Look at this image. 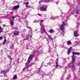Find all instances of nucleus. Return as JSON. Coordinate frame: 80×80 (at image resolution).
I'll return each mask as SVG.
<instances>
[{
	"instance_id": "17",
	"label": "nucleus",
	"mask_w": 80,
	"mask_h": 80,
	"mask_svg": "<svg viewBox=\"0 0 80 80\" xmlns=\"http://www.w3.org/2000/svg\"><path fill=\"white\" fill-rule=\"evenodd\" d=\"M17 17V16H12V19H14L15 18H16Z\"/></svg>"
},
{
	"instance_id": "30",
	"label": "nucleus",
	"mask_w": 80,
	"mask_h": 80,
	"mask_svg": "<svg viewBox=\"0 0 80 80\" xmlns=\"http://www.w3.org/2000/svg\"><path fill=\"white\" fill-rule=\"evenodd\" d=\"M38 16H40V17H41V14H38Z\"/></svg>"
},
{
	"instance_id": "1",
	"label": "nucleus",
	"mask_w": 80,
	"mask_h": 80,
	"mask_svg": "<svg viewBox=\"0 0 80 80\" xmlns=\"http://www.w3.org/2000/svg\"><path fill=\"white\" fill-rule=\"evenodd\" d=\"M72 54L73 55H72V64H73V63H74L75 62V56L74 55H80V53L77 52H72Z\"/></svg>"
},
{
	"instance_id": "3",
	"label": "nucleus",
	"mask_w": 80,
	"mask_h": 80,
	"mask_svg": "<svg viewBox=\"0 0 80 80\" xmlns=\"http://www.w3.org/2000/svg\"><path fill=\"white\" fill-rule=\"evenodd\" d=\"M48 7V6L47 5H45L42 7L41 9H40L41 11H42V12H44V11H47V8Z\"/></svg>"
},
{
	"instance_id": "14",
	"label": "nucleus",
	"mask_w": 80,
	"mask_h": 80,
	"mask_svg": "<svg viewBox=\"0 0 80 80\" xmlns=\"http://www.w3.org/2000/svg\"><path fill=\"white\" fill-rule=\"evenodd\" d=\"M48 35V39L49 40H50V39L51 40H52V38H50V36Z\"/></svg>"
},
{
	"instance_id": "16",
	"label": "nucleus",
	"mask_w": 80,
	"mask_h": 80,
	"mask_svg": "<svg viewBox=\"0 0 80 80\" xmlns=\"http://www.w3.org/2000/svg\"><path fill=\"white\" fill-rule=\"evenodd\" d=\"M11 25H13V22L12 21H11Z\"/></svg>"
},
{
	"instance_id": "9",
	"label": "nucleus",
	"mask_w": 80,
	"mask_h": 80,
	"mask_svg": "<svg viewBox=\"0 0 80 80\" xmlns=\"http://www.w3.org/2000/svg\"><path fill=\"white\" fill-rule=\"evenodd\" d=\"M8 72V71L7 70H3L2 71V73L5 75V74H6L7 73V72Z\"/></svg>"
},
{
	"instance_id": "21",
	"label": "nucleus",
	"mask_w": 80,
	"mask_h": 80,
	"mask_svg": "<svg viewBox=\"0 0 80 80\" xmlns=\"http://www.w3.org/2000/svg\"><path fill=\"white\" fill-rule=\"evenodd\" d=\"M58 63H56V68H57V67H58Z\"/></svg>"
},
{
	"instance_id": "26",
	"label": "nucleus",
	"mask_w": 80,
	"mask_h": 80,
	"mask_svg": "<svg viewBox=\"0 0 80 80\" xmlns=\"http://www.w3.org/2000/svg\"><path fill=\"white\" fill-rule=\"evenodd\" d=\"M43 31H44V32H45L46 30H45V29L43 28Z\"/></svg>"
},
{
	"instance_id": "2",
	"label": "nucleus",
	"mask_w": 80,
	"mask_h": 80,
	"mask_svg": "<svg viewBox=\"0 0 80 80\" xmlns=\"http://www.w3.org/2000/svg\"><path fill=\"white\" fill-rule=\"evenodd\" d=\"M65 24L63 22L60 26V29L62 31V33H65Z\"/></svg>"
},
{
	"instance_id": "10",
	"label": "nucleus",
	"mask_w": 80,
	"mask_h": 80,
	"mask_svg": "<svg viewBox=\"0 0 80 80\" xmlns=\"http://www.w3.org/2000/svg\"><path fill=\"white\" fill-rule=\"evenodd\" d=\"M74 35L75 37H77L78 34L77 32H74Z\"/></svg>"
},
{
	"instance_id": "29",
	"label": "nucleus",
	"mask_w": 80,
	"mask_h": 80,
	"mask_svg": "<svg viewBox=\"0 0 80 80\" xmlns=\"http://www.w3.org/2000/svg\"><path fill=\"white\" fill-rule=\"evenodd\" d=\"M42 2H43V0H41L40 2H39V3L40 2H41V3H42Z\"/></svg>"
},
{
	"instance_id": "18",
	"label": "nucleus",
	"mask_w": 80,
	"mask_h": 80,
	"mask_svg": "<svg viewBox=\"0 0 80 80\" xmlns=\"http://www.w3.org/2000/svg\"><path fill=\"white\" fill-rule=\"evenodd\" d=\"M53 30H52V29H51V30H50V31H49V32H50V33H52V32H53Z\"/></svg>"
},
{
	"instance_id": "19",
	"label": "nucleus",
	"mask_w": 80,
	"mask_h": 80,
	"mask_svg": "<svg viewBox=\"0 0 80 80\" xmlns=\"http://www.w3.org/2000/svg\"><path fill=\"white\" fill-rule=\"evenodd\" d=\"M29 2H26V7H27V5H28V4H29Z\"/></svg>"
},
{
	"instance_id": "32",
	"label": "nucleus",
	"mask_w": 80,
	"mask_h": 80,
	"mask_svg": "<svg viewBox=\"0 0 80 80\" xmlns=\"http://www.w3.org/2000/svg\"><path fill=\"white\" fill-rule=\"evenodd\" d=\"M79 3H80V0L78 1Z\"/></svg>"
},
{
	"instance_id": "24",
	"label": "nucleus",
	"mask_w": 80,
	"mask_h": 80,
	"mask_svg": "<svg viewBox=\"0 0 80 80\" xmlns=\"http://www.w3.org/2000/svg\"><path fill=\"white\" fill-rule=\"evenodd\" d=\"M42 22H44V20H41L40 21V22H41V23H42Z\"/></svg>"
},
{
	"instance_id": "15",
	"label": "nucleus",
	"mask_w": 80,
	"mask_h": 80,
	"mask_svg": "<svg viewBox=\"0 0 80 80\" xmlns=\"http://www.w3.org/2000/svg\"><path fill=\"white\" fill-rule=\"evenodd\" d=\"M8 58L10 59V60H12V58H11V56L9 55H8Z\"/></svg>"
},
{
	"instance_id": "5",
	"label": "nucleus",
	"mask_w": 80,
	"mask_h": 80,
	"mask_svg": "<svg viewBox=\"0 0 80 80\" xmlns=\"http://www.w3.org/2000/svg\"><path fill=\"white\" fill-rule=\"evenodd\" d=\"M32 38V36L28 35L26 36V40H28V39H29V38Z\"/></svg>"
},
{
	"instance_id": "13",
	"label": "nucleus",
	"mask_w": 80,
	"mask_h": 80,
	"mask_svg": "<svg viewBox=\"0 0 80 80\" xmlns=\"http://www.w3.org/2000/svg\"><path fill=\"white\" fill-rule=\"evenodd\" d=\"M17 78V75H15L13 78H12V79H13V80H14V79H17L16 78Z\"/></svg>"
},
{
	"instance_id": "12",
	"label": "nucleus",
	"mask_w": 80,
	"mask_h": 80,
	"mask_svg": "<svg viewBox=\"0 0 80 80\" xmlns=\"http://www.w3.org/2000/svg\"><path fill=\"white\" fill-rule=\"evenodd\" d=\"M7 43V40L5 39L4 40V42H3V45H5V43Z\"/></svg>"
},
{
	"instance_id": "34",
	"label": "nucleus",
	"mask_w": 80,
	"mask_h": 80,
	"mask_svg": "<svg viewBox=\"0 0 80 80\" xmlns=\"http://www.w3.org/2000/svg\"><path fill=\"white\" fill-rule=\"evenodd\" d=\"M13 46H12L11 47V48H13Z\"/></svg>"
},
{
	"instance_id": "35",
	"label": "nucleus",
	"mask_w": 80,
	"mask_h": 80,
	"mask_svg": "<svg viewBox=\"0 0 80 80\" xmlns=\"http://www.w3.org/2000/svg\"><path fill=\"white\" fill-rule=\"evenodd\" d=\"M72 67H73V65L72 64V65H71Z\"/></svg>"
},
{
	"instance_id": "4",
	"label": "nucleus",
	"mask_w": 80,
	"mask_h": 80,
	"mask_svg": "<svg viewBox=\"0 0 80 80\" xmlns=\"http://www.w3.org/2000/svg\"><path fill=\"white\" fill-rule=\"evenodd\" d=\"M32 57H33V55H30V56H29V59L28 61V63H30V61H31V60H32Z\"/></svg>"
},
{
	"instance_id": "11",
	"label": "nucleus",
	"mask_w": 80,
	"mask_h": 80,
	"mask_svg": "<svg viewBox=\"0 0 80 80\" xmlns=\"http://www.w3.org/2000/svg\"><path fill=\"white\" fill-rule=\"evenodd\" d=\"M79 12H80V10H79V9H77L76 10V13L78 14Z\"/></svg>"
},
{
	"instance_id": "38",
	"label": "nucleus",
	"mask_w": 80,
	"mask_h": 80,
	"mask_svg": "<svg viewBox=\"0 0 80 80\" xmlns=\"http://www.w3.org/2000/svg\"><path fill=\"white\" fill-rule=\"evenodd\" d=\"M3 26H4V27H5V24H4Z\"/></svg>"
},
{
	"instance_id": "36",
	"label": "nucleus",
	"mask_w": 80,
	"mask_h": 80,
	"mask_svg": "<svg viewBox=\"0 0 80 80\" xmlns=\"http://www.w3.org/2000/svg\"><path fill=\"white\" fill-rule=\"evenodd\" d=\"M26 7H27L28 8H30V6H26Z\"/></svg>"
},
{
	"instance_id": "7",
	"label": "nucleus",
	"mask_w": 80,
	"mask_h": 80,
	"mask_svg": "<svg viewBox=\"0 0 80 80\" xmlns=\"http://www.w3.org/2000/svg\"><path fill=\"white\" fill-rule=\"evenodd\" d=\"M14 35H15V36H16V35H18V32L15 31L14 32Z\"/></svg>"
},
{
	"instance_id": "20",
	"label": "nucleus",
	"mask_w": 80,
	"mask_h": 80,
	"mask_svg": "<svg viewBox=\"0 0 80 80\" xmlns=\"http://www.w3.org/2000/svg\"><path fill=\"white\" fill-rule=\"evenodd\" d=\"M67 45H71V42H68L67 43Z\"/></svg>"
},
{
	"instance_id": "22",
	"label": "nucleus",
	"mask_w": 80,
	"mask_h": 80,
	"mask_svg": "<svg viewBox=\"0 0 80 80\" xmlns=\"http://www.w3.org/2000/svg\"><path fill=\"white\" fill-rule=\"evenodd\" d=\"M29 28H30V32H32V28H30V27H29Z\"/></svg>"
},
{
	"instance_id": "40",
	"label": "nucleus",
	"mask_w": 80,
	"mask_h": 80,
	"mask_svg": "<svg viewBox=\"0 0 80 80\" xmlns=\"http://www.w3.org/2000/svg\"><path fill=\"white\" fill-rule=\"evenodd\" d=\"M79 70H80V68H79Z\"/></svg>"
},
{
	"instance_id": "23",
	"label": "nucleus",
	"mask_w": 80,
	"mask_h": 80,
	"mask_svg": "<svg viewBox=\"0 0 80 80\" xmlns=\"http://www.w3.org/2000/svg\"><path fill=\"white\" fill-rule=\"evenodd\" d=\"M56 63H58V61L57 60L56 61Z\"/></svg>"
},
{
	"instance_id": "33",
	"label": "nucleus",
	"mask_w": 80,
	"mask_h": 80,
	"mask_svg": "<svg viewBox=\"0 0 80 80\" xmlns=\"http://www.w3.org/2000/svg\"><path fill=\"white\" fill-rule=\"evenodd\" d=\"M26 31V29H24L23 30V31L24 32H25Z\"/></svg>"
},
{
	"instance_id": "6",
	"label": "nucleus",
	"mask_w": 80,
	"mask_h": 80,
	"mask_svg": "<svg viewBox=\"0 0 80 80\" xmlns=\"http://www.w3.org/2000/svg\"><path fill=\"white\" fill-rule=\"evenodd\" d=\"M19 7H20V6H19V5H18L15 6L13 8L14 9V10H16V9H17V8H18Z\"/></svg>"
},
{
	"instance_id": "28",
	"label": "nucleus",
	"mask_w": 80,
	"mask_h": 80,
	"mask_svg": "<svg viewBox=\"0 0 80 80\" xmlns=\"http://www.w3.org/2000/svg\"><path fill=\"white\" fill-rule=\"evenodd\" d=\"M52 18L53 19H54V18H56V17H52Z\"/></svg>"
},
{
	"instance_id": "37",
	"label": "nucleus",
	"mask_w": 80,
	"mask_h": 80,
	"mask_svg": "<svg viewBox=\"0 0 80 80\" xmlns=\"http://www.w3.org/2000/svg\"><path fill=\"white\" fill-rule=\"evenodd\" d=\"M35 22H38V21H35Z\"/></svg>"
},
{
	"instance_id": "27",
	"label": "nucleus",
	"mask_w": 80,
	"mask_h": 80,
	"mask_svg": "<svg viewBox=\"0 0 80 80\" xmlns=\"http://www.w3.org/2000/svg\"><path fill=\"white\" fill-rule=\"evenodd\" d=\"M2 38H3V37H0V40H2Z\"/></svg>"
},
{
	"instance_id": "31",
	"label": "nucleus",
	"mask_w": 80,
	"mask_h": 80,
	"mask_svg": "<svg viewBox=\"0 0 80 80\" xmlns=\"http://www.w3.org/2000/svg\"><path fill=\"white\" fill-rule=\"evenodd\" d=\"M2 29V28L1 27H0V30H1Z\"/></svg>"
},
{
	"instance_id": "39",
	"label": "nucleus",
	"mask_w": 80,
	"mask_h": 80,
	"mask_svg": "<svg viewBox=\"0 0 80 80\" xmlns=\"http://www.w3.org/2000/svg\"><path fill=\"white\" fill-rule=\"evenodd\" d=\"M7 76L6 75H4V77H6Z\"/></svg>"
},
{
	"instance_id": "25",
	"label": "nucleus",
	"mask_w": 80,
	"mask_h": 80,
	"mask_svg": "<svg viewBox=\"0 0 80 80\" xmlns=\"http://www.w3.org/2000/svg\"><path fill=\"white\" fill-rule=\"evenodd\" d=\"M42 24H43V23H40V26H42Z\"/></svg>"
},
{
	"instance_id": "8",
	"label": "nucleus",
	"mask_w": 80,
	"mask_h": 80,
	"mask_svg": "<svg viewBox=\"0 0 80 80\" xmlns=\"http://www.w3.org/2000/svg\"><path fill=\"white\" fill-rule=\"evenodd\" d=\"M71 50H72V48H70L68 49V54H70V52H71Z\"/></svg>"
}]
</instances>
